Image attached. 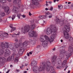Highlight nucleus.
I'll return each instance as SVG.
<instances>
[{
	"label": "nucleus",
	"instance_id": "nucleus-1",
	"mask_svg": "<svg viewBox=\"0 0 73 73\" xmlns=\"http://www.w3.org/2000/svg\"><path fill=\"white\" fill-rule=\"evenodd\" d=\"M31 25L30 26L28 25L24 27L23 29L24 31L23 32V33L25 34L26 32H28L29 36L30 37H36L37 36V34L35 31L33 30L36 28V25L34 23V21H31Z\"/></svg>",
	"mask_w": 73,
	"mask_h": 73
},
{
	"label": "nucleus",
	"instance_id": "nucleus-2",
	"mask_svg": "<svg viewBox=\"0 0 73 73\" xmlns=\"http://www.w3.org/2000/svg\"><path fill=\"white\" fill-rule=\"evenodd\" d=\"M51 63L50 62H44L42 63V66H40V70L43 71L46 70L47 72L50 70V67Z\"/></svg>",
	"mask_w": 73,
	"mask_h": 73
},
{
	"label": "nucleus",
	"instance_id": "nucleus-3",
	"mask_svg": "<svg viewBox=\"0 0 73 73\" xmlns=\"http://www.w3.org/2000/svg\"><path fill=\"white\" fill-rule=\"evenodd\" d=\"M57 29L56 27H52L51 28H47L46 32L48 35H49L51 33L52 35H54L56 34Z\"/></svg>",
	"mask_w": 73,
	"mask_h": 73
},
{
	"label": "nucleus",
	"instance_id": "nucleus-4",
	"mask_svg": "<svg viewBox=\"0 0 73 73\" xmlns=\"http://www.w3.org/2000/svg\"><path fill=\"white\" fill-rule=\"evenodd\" d=\"M60 56L61 57H64V55L63 54V53H64V54L67 57L69 58V57H70V56H72V54H71V53H69L68 52L65 51L64 50H60Z\"/></svg>",
	"mask_w": 73,
	"mask_h": 73
},
{
	"label": "nucleus",
	"instance_id": "nucleus-5",
	"mask_svg": "<svg viewBox=\"0 0 73 73\" xmlns=\"http://www.w3.org/2000/svg\"><path fill=\"white\" fill-rule=\"evenodd\" d=\"M63 33L65 38H66V39H68V38H69V41L73 42V38H72V36H69V33H67L66 30H64Z\"/></svg>",
	"mask_w": 73,
	"mask_h": 73
},
{
	"label": "nucleus",
	"instance_id": "nucleus-6",
	"mask_svg": "<svg viewBox=\"0 0 73 73\" xmlns=\"http://www.w3.org/2000/svg\"><path fill=\"white\" fill-rule=\"evenodd\" d=\"M41 0H32V3L33 5H35L36 7H38L39 5L38 1H40Z\"/></svg>",
	"mask_w": 73,
	"mask_h": 73
},
{
	"label": "nucleus",
	"instance_id": "nucleus-7",
	"mask_svg": "<svg viewBox=\"0 0 73 73\" xmlns=\"http://www.w3.org/2000/svg\"><path fill=\"white\" fill-rule=\"evenodd\" d=\"M40 66L39 68L38 67L34 66L33 68V71L35 73H39L38 71H41V70H40Z\"/></svg>",
	"mask_w": 73,
	"mask_h": 73
},
{
	"label": "nucleus",
	"instance_id": "nucleus-8",
	"mask_svg": "<svg viewBox=\"0 0 73 73\" xmlns=\"http://www.w3.org/2000/svg\"><path fill=\"white\" fill-rule=\"evenodd\" d=\"M57 58V56L56 55H54L53 56L52 58V60L51 62L52 63V64L53 65H54L56 64V59Z\"/></svg>",
	"mask_w": 73,
	"mask_h": 73
},
{
	"label": "nucleus",
	"instance_id": "nucleus-9",
	"mask_svg": "<svg viewBox=\"0 0 73 73\" xmlns=\"http://www.w3.org/2000/svg\"><path fill=\"white\" fill-rule=\"evenodd\" d=\"M15 58V55L14 54H12L11 56H10L7 59V61H13L14 60Z\"/></svg>",
	"mask_w": 73,
	"mask_h": 73
},
{
	"label": "nucleus",
	"instance_id": "nucleus-10",
	"mask_svg": "<svg viewBox=\"0 0 73 73\" xmlns=\"http://www.w3.org/2000/svg\"><path fill=\"white\" fill-rule=\"evenodd\" d=\"M3 9H4L5 12H6L7 15H8L10 11H9V8L8 6L5 7H3Z\"/></svg>",
	"mask_w": 73,
	"mask_h": 73
},
{
	"label": "nucleus",
	"instance_id": "nucleus-11",
	"mask_svg": "<svg viewBox=\"0 0 73 73\" xmlns=\"http://www.w3.org/2000/svg\"><path fill=\"white\" fill-rule=\"evenodd\" d=\"M56 23L58 24H60L61 25H63V24H64V22H62L61 21V20L58 18H57L55 20Z\"/></svg>",
	"mask_w": 73,
	"mask_h": 73
},
{
	"label": "nucleus",
	"instance_id": "nucleus-12",
	"mask_svg": "<svg viewBox=\"0 0 73 73\" xmlns=\"http://www.w3.org/2000/svg\"><path fill=\"white\" fill-rule=\"evenodd\" d=\"M44 37L45 38V39H46L45 41H47V42L49 41L50 44H52V42H53V40L49 39V38L48 37V36L45 35L44 36Z\"/></svg>",
	"mask_w": 73,
	"mask_h": 73
},
{
	"label": "nucleus",
	"instance_id": "nucleus-13",
	"mask_svg": "<svg viewBox=\"0 0 73 73\" xmlns=\"http://www.w3.org/2000/svg\"><path fill=\"white\" fill-rule=\"evenodd\" d=\"M68 48L69 50H69L71 53H72L73 52V45L71 44V45L70 46L68 47Z\"/></svg>",
	"mask_w": 73,
	"mask_h": 73
},
{
	"label": "nucleus",
	"instance_id": "nucleus-14",
	"mask_svg": "<svg viewBox=\"0 0 73 73\" xmlns=\"http://www.w3.org/2000/svg\"><path fill=\"white\" fill-rule=\"evenodd\" d=\"M6 59L3 56H1L0 57V61L1 63H3L5 61Z\"/></svg>",
	"mask_w": 73,
	"mask_h": 73
},
{
	"label": "nucleus",
	"instance_id": "nucleus-15",
	"mask_svg": "<svg viewBox=\"0 0 73 73\" xmlns=\"http://www.w3.org/2000/svg\"><path fill=\"white\" fill-rule=\"evenodd\" d=\"M18 9H19V8H17L16 7L14 6L13 9V11L15 13H18L19 11Z\"/></svg>",
	"mask_w": 73,
	"mask_h": 73
},
{
	"label": "nucleus",
	"instance_id": "nucleus-16",
	"mask_svg": "<svg viewBox=\"0 0 73 73\" xmlns=\"http://www.w3.org/2000/svg\"><path fill=\"white\" fill-rule=\"evenodd\" d=\"M48 41L46 40L43 41L42 44V46L43 47H46L47 46V45H48Z\"/></svg>",
	"mask_w": 73,
	"mask_h": 73
},
{
	"label": "nucleus",
	"instance_id": "nucleus-17",
	"mask_svg": "<svg viewBox=\"0 0 73 73\" xmlns=\"http://www.w3.org/2000/svg\"><path fill=\"white\" fill-rule=\"evenodd\" d=\"M5 52V54L7 55H9L11 53V51L8 49H6Z\"/></svg>",
	"mask_w": 73,
	"mask_h": 73
},
{
	"label": "nucleus",
	"instance_id": "nucleus-18",
	"mask_svg": "<svg viewBox=\"0 0 73 73\" xmlns=\"http://www.w3.org/2000/svg\"><path fill=\"white\" fill-rule=\"evenodd\" d=\"M64 28L68 32H69V31H70V28L68 26H67L66 25L64 26Z\"/></svg>",
	"mask_w": 73,
	"mask_h": 73
},
{
	"label": "nucleus",
	"instance_id": "nucleus-19",
	"mask_svg": "<svg viewBox=\"0 0 73 73\" xmlns=\"http://www.w3.org/2000/svg\"><path fill=\"white\" fill-rule=\"evenodd\" d=\"M4 45L5 46V48L6 49H8V48H9V43L7 42H5Z\"/></svg>",
	"mask_w": 73,
	"mask_h": 73
},
{
	"label": "nucleus",
	"instance_id": "nucleus-20",
	"mask_svg": "<svg viewBox=\"0 0 73 73\" xmlns=\"http://www.w3.org/2000/svg\"><path fill=\"white\" fill-rule=\"evenodd\" d=\"M66 61H67L66 60H64L63 61V63L62 64V67H65V66L66 65Z\"/></svg>",
	"mask_w": 73,
	"mask_h": 73
},
{
	"label": "nucleus",
	"instance_id": "nucleus-21",
	"mask_svg": "<svg viewBox=\"0 0 73 73\" xmlns=\"http://www.w3.org/2000/svg\"><path fill=\"white\" fill-rule=\"evenodd\" d=\"M37 62L35 61H33L32 62V64L33 66H35L37 65Z\"/></svg>",
	"mask_w": 73,
	"mask_h": 73
},
{
	"label": "nucleus",
	"instance_id": "nucleus-22",
	"mask_svg": "<svg viewBox=\"0 0 73 73\" xmlns=\"http://www.w3.org/2000/svg\"><path fill=\"white\" fill-rule=\"evenodd\" d=\"M51 71L50 72H55V68L54 66H52L50 67Z\"/></svg>",
	"mask_w": 73,
	"mask_h": 73
},
{
	"label": "nucleus",
	"instance_id": "nucleus-23",
	"mask_svg": "<svg viewBox=\"0 0 73 73\" xmlns=\"http://www.w3.org/2000/svg\"><path fill=\"white\" fill-rule=\"evenodd\" d=\"M23 47H21V48L19 50L18 53L19 54H23Z\"/></svg>",
	"mask_w": 73,
	"mask_h": 73
},
{
	"label": "nucleus",
	"instance_id": "nucleus-24",
	"mask_svg": "<svg viewBox=\"0 0 73 73\" xmlns=\"http://www.w3.org/2000/svg\"><path fill=\"white\" fill-rule=\"evenodd\" d=\"M1 48L3 49H4L5 48V47L4 45V42H2L1 43Z\"/></svg>",
	"mask_w": 73,
	"mask_h": 73
},
{
	"label": "nucleus",
	"instance_id": "nucleus-25",
	"mask_svg": "<svg viewBox=\"0 0 73 73\" xmlns=\"http://www.w3.org/2000/svg\"><path fill=\"white\" fill-rule=\"evenodd\" d=\"M46 17V15H41L39 16V19H45Z\"/></svg>",
	"mask_w": 73,
	"mask_h": 73
},
{
	"label": "nucleus",
	"instance_id": "nucleus-26",
	"mask_svg": "<svg viewBox=\"0 0 73 73\" xmlns=\"http://www.w3.org/2000/svg\"><path fill=\"white\" fill-rule=\"evenodd\" d=\"M53 35V36H51L50 37V38L51 39H50V40H53V39H54L55 38V37L56 36V33L54 35Z\"/></svg>",
	"mask_w": 73,
	"mask_h": 73
},
{
	"label": "nucleus",
	"instance_id": "nucleus-27",
	"mask_svg": "<svg viewBox=\"0 0 73 73\" xmlns=\"http://www.w3.org/2000/svg\"><path fill=\"white\" fill-rule=\"evenodd\" d=\"M14 44V46L16 48H17L19 46V44L17 43H15Z\"/></svg>",
	"mask_w": 73,
	"mask_h": 73
},
{
	"label": "nucleus",
	"instance_id": "nucleus-28",
	"mask_svg": "<svg viewBox=\"0 0 73 73\" xmlns=\"http://www.w3.org/2000/svg\"><path fill=\"white\" fill-rule=\"evenodd\" d=\"M4 53V50L1 49H0V56H2Z\"/></svg>",
	"mask_w": 73,
	"mask_h": 73
},
{
	"label": "nucleus",
	"instance_id": "nucleus-29",
	"mask_svg": "<svg viewBox=\"0 0 73 73\" xmlns=\"http://www.w3.org/2000/svg\"><path fill=\"white\" fill-rule=\"evenodd\" d=\"M7 0H0V2L2 4L5 3L7 2Z\"/></svg>",
	"mask_w": 73,
	"mask_h": 73
},
{
	"label": "nucleus",
	"instance_id": "nucleus-30",
	"mask_svg": "<svg viewBox=\"0 0 73 73\" xmlns=\"http://www.w3.org/2000/svg\"><path fill=\"white\" fill-rule=\"evenodd\" d=\"M27 42L25 41L23 44V46L25 47V46H27Z\"/></svg>",
	"mask_w": 73,
	"mask_h": 73
},
{
	"label": "nucleus",
	"instance_id": "nucleus-31",
	"mask_svg": "<svg viewBox=\"0 0 73 73\" xmlns=\"http://www.w3.org/2000/svg\"><path fill=\"white\" fill-rule=\"evenodd\" d=\"M0 36L2 37H5L6 36V35L4 34L0 33Z\"/></svg>",
	"mask_w": 73,
	"mask_h": 73
},
{
	"label": "nucleus",
	"instance_id": "nucleus-32",
	"mask_svg": "<svg viewBox=\"0 0 73 73\" xmlns=\"http://www.w3.org/2000/svg\"><path fill=\"white\" fill-rule=\"evenodd\" d=\"M58 8L59 9H62L63 8V6L61 5H58Z\"/></svg>",
	"mask_w": 73,
	"mask_h": 73
},
{
	"label": "nucleus",
	"instance_id": "nucleus-33",
	"mask_svg": "<svg viewBox=\"0 0 73 73\" xmlns=\"http://www.w3.org/2000/svg\"><path fill=\"white\" fill-rule=\"evenodd\" d=\"M58 60H59V61H58V62H57V64L58 65H59L61 63V60H60V59H57V61H58Z\"/></svg>",
	"mask_w": 73,
	"mask_h": 73
},
{
	"label": "nucleus",
	"instance_id": "nucleus-34",
	"mask_svg": "<svg viewBox=\"0 0 73 73\" xmlns=\"http://www.w3.org/2000/svg\"><path fill=\"white\" fill-rule=\"evenodd\" d=\"M9 48L10 49H11V50H13V49H14V46L13 45H11L9 47Z\"/></svg>",
	"mask_w": 73,
	"mask_h": 73
},
{
	"label": "nucleus",
	"instance_id": "nucleus-35",
	"mask_svg": "<svg viewBox=\"0 0 73 73\" xmlns=\"http://www.w3.org/2000/svg\"><path fill=\"white\" fill-rule=\"evenodd\" d=\"M18 57H15V60H14V62H18Z\"/></svg>",
	"mask_w": 73,
	"mask_h": 73
},
{
	"label": "nucleus",
	"instance_id": "nucleus-36",
	"mask_svg": "<svg viewBox=\"0 0 73 73\" xmlns=\"http://www.w3.org/2000/svg\"><path fill=\"white\" fill-rule=\"evenodd\" d=\"M18 2V1L17 0H13V4H17Z\"/></svg>",
	"mask_w": 73,
	"mask_h": 73
},
{
	"label": "nucleus",
	"instance_id": "nucleus-37",
	"mask_svg": "<svg viewBox=\"0 0 73 73\" xmlns=\"http://www.w3.org/2000/svg\"><path fill=\"white\" fill-rule=\"evenodd\" d=\"M15 17H16V15H15V14H14L12 16V20H14V19H15Z\"/></svg>",
	"mask_w": 73,
	"mask_h": 73
},
{
	"label": "nucleus",
	"instance_id": "nucleus-38",
	"mask_svg": "<svg viewBox=\"0 0 73 73\" xmlns=\"http://www.w3.org/2000/svg\"><path fill=\"white\" fill-rule=\"evenodd\" d=\"M68 7H69V5H66L64 8V9H67V8H68Z\"/></svg>",
	"mask_w": 73,
	"mask_h": 73
},
{
	"label": "nucleus",
	"instance_id": "nucleus-39",
	"mask_svg": "<svg viewBox=\"0 0 73 73\" xmlns=\"http://www.w3.org/2000/svg\"><path fill=\"white\" fill-rule=\"evenodd\" d=\"M22 15L21 14H17V17H18L19 19H20V16H21Z\"/></svg>",
	"mask_w": 73,
	"mask_h": 73
},
{
	"label": "nucleus",
	"instance_id": "nucleus-40",
	"mask_svg": "<svg viewBox=\"0 0 73 73\" xmlns=\"http://www.w3.org/2000/svg\"><path fill=\"white\" fill-rule=\"evenodd\" d=\"M12 29L11 30V32H13V31H14L16 30V28L15 27H13Z\"/></svg>",
	"mask_w": 73,
	"mask_h": 73
},
{
	"label": "nucleus",
	"instance_id": "nucleus-41",
	"mask_svg": "<svg viewBox=\"0 0 73 73\" xmlns=\"http://www.w3.org/2000/svg\"><path fill=\"white\" fill-rule=\"evenodd\" d=\"M1 15L2 16H5V13L4 12H2L1 13Z\"/></svg>",
	"mask_w": 73,
	"mask_h": 73
},
{
	"label": "nucleus",
	"instance_id": "nucleus-42",
	"mask_svg": "<svg viewBox=\"0 0 73 73\" xmlns=\"http://www.w3.org/2000/svg\"><path fill=\"white\" fill-rule=\"evenodd\" d=\"M44 39L41 37H40V41H41V42H43V41H44Z\"/></svg>",
	"mask_w": 73,
	"mask_h": 73
},
{
	"label": "nucleus",
	"instance_id": "nucleus-43",
	"mask_svg": "<svg viewBox=\"0 0 73 73\" xmlns=\"http://www.w3.org/2000/svg\"><path fill=\"white\" fill-rule=\"evenodd\" d=\"M41 46H40V45H38L37 46V48H38L39 49H41Z\"/></svg>",
	"mask_w": 73,
	"mask_h": 73
},
{
	"label": "nucleus",
	"instance_id": "nucleus-44",
	"mask_svg": "<svg viewBox=\"0 0 73 73\" xmlns=\"http://www.w3.org/2000/svg\"><path fill=\"white\" fill-rule=\"evenodd\" d=\"M48 17L49 18H52V14H51L50 15H49V16H48Z\"/></svg>",
	"mask_w": 73,
	"mask_h": 73
},
{
	"label": "nucleus",
	"instance_id": "nucleus-45",
	"mask_svg": "<svg viewBox=\"0 0 73 73\" xmlns=\"http://www.w3.org/2000/svg\"><path fill=\"white\" fill-rule=\"evenodd\" d=\"M9 27L10 28H12H12H13V25L12 24H11L10 25Z\"/></svg>",
	"mask_w": 73,
	"mask_h": 73
},
{
	"label": "nucleus",
	"instance_id": "nucleus-46",
	"mask_svg": "<svg viewBox=\"0 0 73 73\" xmlns=\"http://www.w3.org/2000/svg\"><path fill=\"white\" fill-rule=\"evenodd\" d=\"M56 68H57V69H60V68H61V67L60 66H57L56 67Z\"/></svg>",
	"mask_w": 73,
	"mask_h": 73
},
{
	"label": "nucleus",
	"instance_id": "nucleus-47",
	"mask_svg": "<svg viewBox=\"0 0 73 73\" xmlns=\"http://www.w3.org/2000/svg\"><path fill=\"white\" fill-rule=\"evenodd\" d=\"M53 8L52 7H51L50 8V11H53Z\"/></svg>",
	"mask_w": 73,
	"mask_h": 73
},
{
	"label": "nucleus",
	"instance_id": "nucleus-48",
	"mask_svg": "<svg viewBox=\"0 0 73 73\" xmlns=\"http://www.w3.org/2000/svg\"><path fill=\"white\" fill-rule=\"evenodd\" d=\"M24 66L23 64H22V67H21V66L20 67V68L21 69H23V67H24Z\"/></svg>",
	"mask_w": 73,
	"mask_h": 73
},
{
	"label": "nucleus",
	"instance_id": "nucleus-49",
	"mask_svg": "<svg viewBox=\"0 0 73 73\" xmlns=\"http://www.w3.org/2000/svg\"><path fill=\"white\" fill-rule=\"evenodd\" d=\"M71 7L72 8H73V3L71 4Z\"/></svg>",
	"mask_w": 73,
	"mask_h": 73
},
{
	"label": "nucleus",
	"instance_id": "nucleus-50",
	"mask_svg": "<svg viewBox=\"0 0 73 73\" xmlns=\"http://www.w3.org/2000/svg\"><path fill=\"white\" fill-rule=\"evenodd\" d=\"M51 14V13H46V15H50Z\"/></svg>",
	"mask_w": 73,
	"mask_h": 73
},
{
	"label": "nucleus",
	"instance_id": "nucleus-51",
	"mask_svg": "<svg viewBox=\"0 0 73 73\" xmlns=\"http://www.w3.org/2000/svg\"><path fill=\"white\" fill-rule=\"evenodd\" d=\"M11 35L12 37H15V35Z\"/></svg>",
	"mask_w": 73,
	"mask_h": 73
},
{
	"label": "nucleus",
	"instance_id": "nucleus-52",
	"mask_svg": "<svg viewBox=\"0 0 73 73\" xmlns=\"http://www.w3.org/2000/svg\"><path fill=\"white\" fill-rule=\"evenodd\" d=\"M25 15H22V17H23V18L25 17Z\"/></svg>",
	"mask_w": 73,
	"mask_h": 73
},
{
	"label": "nucleus",
	"instance_id": "nucleus-53",
	"mask_svg": "<svg viewBox=\"0 0 73 73\" xmlns=\"http://www.w3.org/2000/svg\"><path fill=\"white\" fill-rule=\"evenodd\" d=\"M52 2L51 1H48V3H49V4H52Z\"/></svg>",
	"mask_w": 73,
	"mask_h": 73
},
{
	"label": "nucleus",
	"instance_id": "nucleus-54",
	"mask_svg": "<svg viewBox=\"0 0 73 73\" xmlns=\"http://www.w3.org/2000/svg\"><path fill=\"white\" fill-rule=\"evenodd\" d=\"M65 66H66L65 69H66L67 68H68V66L66 65V66H64V67H65Z\"/></svg>",
	"mask_w": 73,
	"mask_h": 73
},
{
	"label": "nucleus",
	"instance_id": "nucleus-55",
	"mask_svg": "<svg viewBox=\"0 0 73 73\" xmlns=\"http://www.w3.org/2000/svg\"><path fill=\"white\" fill-rule=\"evenodd\" d=\"M69 58V57H66V60H68V59Z\"/></svg>",
	"mask_w": 73,
	"mask_h": 73
},
{
	"label": "nucleus",
	"instance_id": "nucleus-56",
	"mask_svg": "<svg viewBox=\"0 0 73 73\" xmlns=\"http://www.w3.org/2000/svg\"><path fill=\"white\" fill-rule=\"evenodd\" d=\"M30 41H31V42H33V41H34V40H32V39H30Z\"/></svg>",
	"mask_w": 73,
	"mask_h": 73
},
{
	"label": "nucleus",
	"instance_id": "nucleus-57",
	"mask_svg": "<svg viewBox=\"0 0 73 73\" xmlns=\"http://www.w3.org/2000/svg\"><path fill=\"white\" fill-rule=\"evenodd\" d=\"M29 16H31V15H32L31 13V12H29Z\"/></svg>",
	"mask_w": 73,
	"mask_h": 73
},
{
	"label": "nucleus",
	"instance_id": "nucleus-58",
	"mask_svg": "<svg viewBox=\"0 0 73 73\" xmlns=\"http://www.w3.org/2000/svg\"><path fill=\"white\" fill-rule=\"evenodd\" d=\"M53 50H56V48H54L52 49Z\"/></svg>",
	"mask_w": 73,
	"mask_h": 73
},
{
	"label": "nucleus",
	"instance_id": "nucleus-59",
	"mask_svg": "<svg viewBox=\"0 0 73 73\" xmlns=\"http://www.w3.org/2000/svg\"><path fill=\"white\" fill-rule=\"evenodd\" d=\"M20 34V32H18L17 34L16 35H19Z\"/></svg>",
	"mask_w": 73,
	"mask_h": 73
},
{
	"label": "nucleus",
	"instance_id": "nucleus-60",
	"mask_svg": "<svg viewBox=\"0 0 73 73\" xmlns=\"http://www.w3.org/2000/svg\"><path fill=\"white\" fill-rule=\"evenodd\" d=\"M27 55L28 56H29V54L28 53H27Z\"/></svg>",
	"mask_w": 73,
	"mask_h": 73
},
{
	"label": "nucleus",
	"instance_id": "nucleus-61",
	"mask_svg": "<svg viewBox=\"0 0 73 73\" xmlns=\"http://www.w3.org/2000/svg\"><path fill=\"white\" fill-rule=\"evenodd\" d=\"M7 1H9V2H11L12 0H7Z\"/></svg>",
	"mask_w": 73,
	"mask_h": 73
},
{
	"label": "nucleus",
	"instance_id": "nucleus-62",
	"mask_svg": "<svg viewBox=\"0 0 73 73\" xmlns=\"http://www.w3.org/2000/svg\"><path fill=\"white\" fill-rule=\"evenodd\" d=\"M29 54H32V52H29Z\"/></svg>",
	"mask_w": 73,
	"mask_h": 73
},
{
	"label": "nucleus",
	"instance_id": "nucleus-63",
	"mask_svg": "<svg viewBox=\"0 0 73 73\" xmlns=\"http://www.w3.org/2000/svg\"><path fill=\"white\" fill-rule=\"evenodd\" d=\"M9 71H10V70H8L6 72V73H9Z\"/></svg>",
	"mask_w": 73,
	"mask_h": 73
},
{
	"label": "nucleus",
	"instance_id": "nucleus-64",
	"mask_svg": "<svg viewBox=\"0 0 73 73\" xmlns=\"http://www.w3.org/2000/svg\"><path fill=\"white\" fill-rule=\"evenodd\" d=\"M70 70H69L68 71L67 73H70Z\"/></svg>",
	"mask_w": 73,
	"mask_h": 73
}]
</instances>
